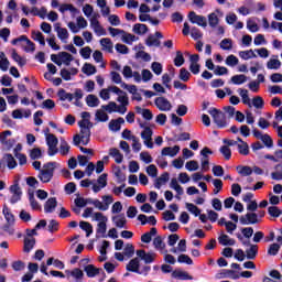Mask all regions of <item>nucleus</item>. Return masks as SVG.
I'll list each match as a JSON object with an SVG mask.
<instances>
[{"label": "nucleus", "instance_id": "61", "mask_svg": "<svg viewBox=\"0 0 282 282\" xmlns=\"http://www.w3.org/2000/svg\"><path fill=\"white\" fill-rule=\"evenodd\" d=\"M13 61H15V63H18V65L20 67H23L25 65V58L21 57V55H19V53H17V51H12V54H11Z\"/></svg>", "mask_w": 282, "mask_h": 282}, {"label": "nucleus", "instance_id": "37", "mask_svg": "<svg viewBox=\"0 0 282 282\" xmlns=\"http://www.w3.org/2000/svg\"><path fill=\"white\" fill-rule=\"evenodd\" d=\"M29 202L32 210H41V204H39V202L34 197L33 191H29Z\"/></svg>", "mask_w": 282, "mask_h": 282}, {"label": "nucleus", "instance_id": "44", "mask_svg": "<svg viewBox=\"0 0 282 282\" xmlns=\"http://www.w3.org/2000/svg\"><path fill=\"white\" fill-rule=\"evenodd\" d=\"M86 105L88 107H98L100 105V99L96 95H88L86 97Z\"/></svg>", "mask_w": 282, "mask_h": 282}, {"label": "nucleus", "instance_id": "23", "mask_svg": "<svg viewBox=\"0 0 282 282\" xmlns=\"http://www.w3.org/2000/svg\"><path fill=\"white\" fill-rule=\"evenodd\" d=\"M126 270H128V272H134L138 274V272H140V258H133L130 260L126 267Z\"/></svg>", "mask_w": 282, "mask_h": 282}, {"label": "nucleus", "instance_id": "35", "mask_svg": "<svg viewBox=\"0 0 282 282\" xmlns=\"http://www.w3.org/2000/svg\"><path fill=\"white\" fill-rule=\"evenodd\" d=\"M236 170L239 173V175H241L242 177H248L252 175V167L248 165H238Z\"/></svg>", "mask_w": 282, "mask_h": 282}, {"label": "nucleus", "instance_id": "6", "mask_svg": "<svg viewBox=\"0 0 282 282\" xmlns=\"http://www.w3.org/2000/svg\"><path fill=\"white\" fill-rule=\"evenodd\" d=\"M137 257L141 259V261H144L147 265H149V263H153L155 259H158V253L147 252L144 249H140L137 250Z\"/></svg>", "mask_w": 282, "mask_h": 282}, {"label": "nucleus", "instance_id": "58", "mask_svg": "<svg viewBox=\"0 0 282 282\" xmlns=\"http://www.w3.org/2000/svg\"><path fill=\"white\" fill-rule=\"evenodd\" d=\"M200 162H210L208 155H213V151L210 148L205 147L202 151H200Z\"/></svg>", "mask_w": 282, "mask_h": 282}, {"label": "nucleus", "instance_id": "29", "mask_svg": "<svg viewBox=\"0 0 282 282\" xmlns=\"http://www.w3.org/2000/svg\"><path fill=\"white\" fill-rule=\"evenodd\" d=\"M217 12H219V10H216V12L209 13L207 17L208 25L212 26L213 30H215V28H217V25H219V17L217 15Z\"/></svg>", "mask_w": 282, "mask_h": 282}, {"label": "nucleus", "instance_id": "20", "mask_svg": "<svg viewBox=\"0 0 282 282\" xmlns=\"http://www.w3.org/2000/svg\"><path fill=\"white\" fill-rule=\"evenodd\" d=\"M180 153V145H174V147H165L161 151L162 156H169V158H175Z\"/></svg>", "mask_w": 282, "mask_h": 282}, {"label": "nucleus", "instance_id": "43", "mask_svg": "<svg viewBox=\"0 0 282 282\" xmlns=\"http://www.w3.org/2000/svg\"><path fill=\"white\" fill-rule=\"evenodd\" d=\"M79 228L82 230H85L86 237H89L94 232V226H91V224H89L88 221L82 220L79 223Z\"/></svg>", "mask_w": 282, "mask_h": 282}, {"label": "nucleus", "instance_id": "18", "mask_svg": "<svg viewBox=\"0 0 282 282\" xmlns=\"http://www.w3.org/2000/svg\"><path fill=\"white\" fill-rule=\"evenodd\" d=\"M237 142L238 153H240V155H250V145H248V142L239 137L237 138Z\"/></svg>", "mask_w": 282, "mask_h": 282}, {"label": "nucleus", "instance_id": "34", "mask_svg": "<svg viewBox=\"0 0 282 282\" xmlns=\"http://www.w3.org/2000/svg\"><path fill=\"white\" fill-rule=\"evenodd\" d=\"M218 243H220V246H235L236 241L228 235L223 234L218 237Z\"/></svg>", "mask_w": 282, "mask_h": 282}, {"label": "nucleus", "instance_id": "14", "mask_svg": "<svg viewBox=\"0 0 282 282\" xmlns=\"http://www.w3.org/2000/svg\"><path fill=\"white\" fill-rule=\"evenodd\" d=\"M122 89H127L129 94H132V100H137L138 102H142V95L138 93V86L135 85H129L127 83L121 84Z\"/></svg>", "mask_w": 282, "mask_h": 282}, {"label": "nucleus", "instance_id": "36", "mask_svg": "<svg viewBox=\"0 0 282 282\" xmlns=\"http://www.w3.org/2000/svg\"><path fill=\"white\" fill-rule=\"evenodd\" d=\"M95 120L96 122H107L109 120V115H107L104 109H98L95 113Z\"/></svg>", "mask_w": 282, "mask_h": 282}, {"label": "nucleus", "instance_id": "27", "mask_svg": "<svg viewBox=\"0 0 282 282\" xmlns=\"http://www.w3.org/2000/svg\"><path fill=\"white\" fill-rule=\"evenodd\" d=\"M109 155L113 158L117 164H122V161L124 160V155H122V153H120V150H118L117 148H111L109 150Z\"/></svg>", "mask_w": 282, "mask_h": 282}, {"label": "nucleus", "instance_id": "52", "mask_svg": "<svg viewBox=\"0 0 282 282\" xmlns=\"http://www.w3.org/2000/svg\"><path fill=\"white\" fill-rule=\"evenodd\" d=\"M248 82V77L246 75H235L231 77L232 85H243V83Z\"/></svg>", "mask_w": 282, "mask_h": 282}, {"label": "nucleus", "instance_id": "62", "mask_svg": "<svg viewBox=\"0 0 282 282\" xmlns=\"http://www.w3.org/2000/svg\"><path fill=\"white\" fill-rule=\"evenodd\" d=\"M235 271L234 270H226L225 272L223 273H218L216 275V279H226L227 276H231V279H239V275L235 274Z\"/></svg>", "mask_w": 282, "mask_h": 282}, {"label": "nucleus", "instance_id": "25", "mask_svg": "<svg viewBox=\"0 0 282 282\" xmlns=\"http://www.w3.org/2000/svg\"><path fill=\"white\" fill-rule=\"evenodd\" d=\"M34 246H36V238L24 237L23 252L29 254L34 249Z\"/></svg>", "mask_w": 282, "mask_h": 282}, {"label": "nucleus", "instance_id": "64", "mask_svg": "<svg viewBox=\"0 0 282 282\" xmlns=\"http://www.w3.org/2000/svg\"><path fill=\"white\" fill-rule=\"evenodd\" d=\"M252 105L256 109H263V105H265V102L261 96H257L252 99Z\"/></svg>", "mask_w": 282, "mask_h": 282}, {"label": "nucleus", "instance_id": "26", "mask_svg": "<svg viewBox=\"0 0 282 282\" xmlns=\"http://www.w3.org/2000/svg\"><path fill=\"white\" fill-rule=\"evenodd\" d=\"M79 138H82V144H89V138H91V129L80 128Z\"/></svg>", "mask_w": 282, "mask_h": 282}, {"label": "nucleus", "instance_id": "7", "mask_svg": "<svg viewBox=\"0 0 282 282\" xmlns=\"http://www.w3.org/2000/svg\"><path fill=\"white\" fill-rule=\"evenodd\" d=\"M188 20L191 21V23L199 25V28H208V21L206 20V17L197 15L195 11H191L188 13Z\"/></svg>", "mask_w": 282, "mask_h": 282}, {"label": "nucleus", "instance_id": "59", "mask_svg": "<svg viewBox=\"0 0 282 282\" xmlns=\"http://www.w3.org/2000/svg\"><path fill=\"white\" fill-rule=\"evenodd\" d=\"M267 67L269 69H280L281 68V61H279L276 58H271V59L268 61Z\"/></svg>", "mask_w": 282, "mask_h": 282}, {"label": "nucleus", "instance_id": "38", "mask_svg": "<svg viewBox=\"0 0 282 282\" xmlns=\"http://www.w3.org/2000/svg\"><path fill=\"white\" fill-rule=\"evenodd\" d=\"M137 40H138V37L135 35H133L131 33H127L126 31H123V33L121 34V41L123 43H127V45H131Z\"/></svg>", "mask_w": 282, "mask_h": 282}, {"label": "nucleus", "instance_id": "42", "mask_svg": "<svg viewBox=\"0 0 282 282\" xmlns=\"http://www.w3.org/2000/svg\"><path fill=\"white\" fill-rule=\"evenodd\" d=\"M238 94L240 98H242L243 105H248V107H252V104L250 102V97L248 96V89L239 88Z\"/></svg>", "mask_w": 282, "mask_h": 282}, {"label": "nucleus", "instance_id": "46", "mask_svg": "<svg viewBox=\"0 0 282 282\" xmlns=\"http://www.w3.org/2000/svg\"><path fill=\"white\" fill-rule=\"evenodd\" d=\"M31 36L33 41H37L40 45L45 46V36L43 35V33H41V31H32Z\"/></svg>", "mask_w": 282, "mask_h": 282}, {"label": "nucleus", "instance_id": "17", "mask_svg": "<svg viewBox=\"0 0 282 282\" xmlns=\"http://www.w3.org/2000/svg\"><path fill=\"white\" fill-rule=\"evenodd\" d=\"M106 187H107V174L104 173L97 178V184H93V192L100 193L101 188H106Z\"/></svg>", "mask_w": 282, "mask_h": 282}, {"label": "nucleus", "instance_id": "30", "mask_svg": "<svg viewBox=\"0 0 282 282\" xmlns=\"http://www.w3.org/2000/svg\"><path fill=\"white\" fill-rule=\"evenodd\" d=\"M120 124H124V118L119 117L118 119H112L109 122V129L110 131H120Z\"/></svg>", "mask_w": 282, "mask_h": 282}, {"label": "nucleus", "instance_id": "60", "mask_svg": "<svg viewBox=\"0 0 282 282\" xmlns=\"http://www.w3.org/2000/svg\"><path fill=\"white\" fill-rule=\"evenodd\" d=\"M219 152L224 155L225 160H230V158H232V151L228 145L220 147Z\"/></svg>", "mask_w": 282, "mask_h": 282}, {"label": "nucleus", "instance_id": "22", "mask_svg": "<svg viewBox=\"0 0 282 282\" xmlns=\"http://www.w3.org/2000/svg\"><path fill=\"white\" fill-rule=\"evenodd\" d=\"M100 45H101V50L104 52H109V54H113V42L111 41V39L109 37H102L99 41Z\"/></svg>", "mask_w": 282, "mask_h": 282}, {"label": "nucleus", "instance_id": "15", "mask_svg": "<svg viewBox=\"0 0 282 282\" xmlns=\"http://www.w3.org/2000/svg\"><path fill=\"white\" fill-rule=\"evenodd\" d=\"M21 41L26 42V46L24 47V52H34L36 50V45L34 42H32L30 39H28L25 35H21L20 37H17L12 40V45H17L18 43H21Z\"/></svg>", "mask_w": 282, "mask_h": 282}, {"label": "nucleus", "instance_id": "48", "mask_svg": "<svg viewBox=\"0 0 282 282\" xmlns=\"http://www.w3.org/2000/svg\"><path fill=\"white\" fill-rule=\"evenodd\" d=\"M69 149H72V147H69V143H67V141H65V139H61V144H59V153L61 155H68L69 154Z\"/></svg>", "mask_w": 282, "mask_h": 282}, {"label": "nucleus", "instance_id": "50", "mask_svg": "<svg viewBox=\"0 0 282 282\" xmlns=\"http://www.w3.org/2000/svg\"><path fill=\"white\" fill-rule=\"evenodd\" d=\"M170 186L177 193V195H184V188L182 185H180V183H177V178H172Z\"/></svg>", "mask_w": 282, "mask_h": 282}, {"label": "nucleus", "instance_id": "16", "mask_svg": "<svg viewBox=\"0 0 282 282\" xmlns=\"http://www.w3.org/2000/svg\"><path fill=\"white\" fill-rule=\"evenodd\" d=\"M153 247L154 250H158L161 254H166V252H169L166 250V243L162 240V236H158L153 239Z\"/></svg>", "mask_w": 282, "mask_h": 282}, {"label": "nucleus", "instance_id": "24", "mask_svg": "<svg viewBox=\"0 0 282 282\" xmlns=\"http://www.w3.org/2000/svg\"><path fill=\"white\" fill-rule=\"evenodd\" d=\"M56 206H58L56 197L48 198L44 204V213H54V210H56Z\"/></svg>", "mask_w": 282, "mask_h": 282}, {"label": "nucleus", "instance_id": "33", "mask_svg": "<svg viewBox=\"0 0 282 282\" xmlns=\"http://www.w3.org/2000/svg\"><path fill=\"white\" fill-rule=\"evenodd\" d=\"M2 214L7 224H14V214L10 210L8 205H3Z\"/></svg>", "mask_w": 282, "mask_h": 282}, {"label": "nucleus", "instance_id": "47", "mask_svg": "<svg viewBox=\"0 0 282 282\" xmlns=\"http://www.w3.org/2000/svg\"><path fill=\"white\" fill-rule=\"evenodd\" d=\"M134 34H147L149 32V26L147 24L137 23L133 25Z\"/></svg>", "mask_w": 282, "mask_h": 282}, {"label": "nucleus", "instance_id": "11", "mask_svg": "<svg viewBox=\"0 0 282 282\" xmlns=\"http://www.w3.org/2000/svg\"><path fill=\"white\" fill-rule=\"evenodd\" d=\"M6 165L10 170L17 169V160L12 154H4L0 160V169H6Z\"/></svg>", "mask_w": 282, "mask_h": 282}, {"label": "nucleus", "instance_id": "28", "mask_svg": "<svg viewBox=\"0 0 282 282\" xmlns=\"http://www.w3.org/2000/svg\"><path fill=\"white\" fill-rule=\"evenodd\" d=\"M158 235V229L155 227H152L149 232H145L141 236L142 243H151V240L153 237Z\"/></svg>", "mask_w": 282, "mask_h": 282}, {"label": "nucleus", "instance_id": "21", "mask_svg": "<svg viewBox=\"0 0 282 282\" xmlns=\"http://www.w3.org/2000/svg\"><path fill=\"white\" fill-rule=\"evenodd\" d=\"M65 273L67 274V276H73L75 282H82L83 279L85 278V273L83 272V270H80L78 268H76L72 271L66 270Z\"/></svg>", "mask_w": 282, "mask_h": 282}, {"label": "nucleus", "instance_id": "54", "mask_svg": "<svg viewBox=\"0 0 282 282\" xmlns=\"http://www.w3.org/2000/svg\"><path fill=\"white\" fill-rule=\"evenodd\" d=\"M145 45H148V47H160V40L153 35H150L145 41Z\"/></svg>", "mask_w": 282, "mask_h": 282}, {"label": "nucleus", "instance_id": "2", "mask_svg": "<svg viewBox=\"0 0 282 282\" xmlns=\"http://www.w3.org/2000/svg\"><path fill=\"white\" fill-rule=\"evenodd\" d=\"M208 113L212 116L218 129H224L228 126V122H226V113L221 112V110L217 108H212L210 110H208Z\"/></svg>", "mask_w": 282, "mask_h": 282}, {"label": "nucleus", "instance_id": "19", "mask_svg": "<svg viewBox=\"0 0 282 282\" xmlns=\"http://www.w3.org/2000/svg\"><path fill=\"white\" fill-rule=\"evenodd\" d=\"M55 32L57 33V36L61 41L65 42L67 39H69V32L67 29L62 28L61 23H55L54 24Z\"/></svg>", "mask_w": 282, "mask_h": 282}, {"label": "nucleus", "instance_id": "51", "mask_svg": "<svg viewBox=\"0 0 282 282\" xmlns=\"http://www.w3.org/2000/svg\"><path fill=\"white\" fill-rule=\"evenodd\" d=\"M257 252H259V247L257 245H251L250 248L246 250L247 259H256Z\"/></svg>", "mask_w": 282, "mask_h": 282}, {"label": "nucleus", "instance_id": "3", "mask_svg": "<svg viewBox=\"0 0 282 282\" xmlns=\"http://www.w3.org/2000/svg\"><path fill=\"white\" fill-rule=\"evenodd\" d=\"M93 219L95 221H99L97 225V234L102 235V237H105V235L107 232V221H108L107 216H105L100 212H97L93 215Z\"/></svg>", "mask_w": 282, "mask_h": 282}, {"label": "nucleus", "instance_id": "55", "mask_svg": "<svg viewBox=\"0 0 282 282\" xmlns=\"http://www.w3.org/2000/svg\"><path fill=\"white\" fill-rule=\"evenodd\" d=\"M67 11L76 14V12H78V9H76V7H74L73 4H62L59 7V12H62V14H65V12Z\"/></svg>", "mask_w": 282, "mask_h": 282}, {"label": "nucleus", "instance_id": "9", "mask_svg": "<svg viewBox=\"0 0 282 282\" xmlns=\"http://www.w3.org/2000/svg\"><path fill=\"white\" fill-rule=\"evenodd\" d=\"M10 204H17L18 202H21V197L23 196V191H21V186H19V183H15L10 186Z\"/></svg>", "mask_w": 282, "mask_h": 282}, {"label": "nucleus", "instance_id": "49", "mask_svg": "<svg viewBox=\"0 0 282 282\" xmlns=\"http://www.w3.org/2000/svg\"><path fill=\"white\" fill-rule=\"evenodd\" d=\"M239 56L240 58H242V61H250V58H257V54H254V51L252 50L240 51Z\"/></svg>", "mask_w": 282, "mask_h": 282}, {"label": "nucleus", "instance_id": "4", "mask_svg": "<svg viewBox=\"0 0 282 282\" xmlns=\"http://www.w3.org/2000/svg\"><path fill=\"white\" fill-rule=\"evenodd\" d=\"M46 144L48 147L47 154L50 156L56 155L58 153V138L54 134H46Z\"/></svg>", "mask_w": 282, "mask_h": 282}, {"label": "nucleus", "instance_id": "41", "mask_svg": "<svg viewBox=\"0 0 282 282\" xmlns=\"http://www.w3.org/2000/svg\"><path fill=\"white\" fill-rule=\"evenodd\" d=\"M57 96L59 100H68V102H72L74 100V94L65 91V89H59L57 93Z\"/></svg>", "mask_w": 282, "mask_h": 282}, {"label": "nucleus", "instance_id": "31", "mask_svg": "<svg viewBox=\"0 0 282 282\" xmlns=\"http://www.w3.org/2000/svg\"><path fill=\"white\" fill-rule=\"evenodd\" d=\"M170 174L169 172L163 173L160 177H158L154 182V188L161 189L162 185L169 182Z\"/></svg>", "mask_w": 282, "mask_h": 282}, {"label": "nucleus", "instance_id": "32", "mask_svg": "<svg viewBox=\"0 0 282 282\" xmlns=\"http://www.w3.org/2000/svg\"><path fill=\"white\" fill-rule=\"evenodd\" d=\"M84 270L89 279H94V276H97V274H100V269L94 267V264L86 265Z\"/></svg>", "mask_w": 282, "mask_h": 282}, {"label": "nucleus", "instance_id": "39", "mask_svg": "<svg viewBox=\"0 0 282 282\" xmlns=\"http://www.w3.org/2000/svg\"><path fill=\"white\" fill-rule=\"evenodd\" d=\"M58 56L62 59V63L65 64L67 67H69L72 61H74V56H72V54L67 52H59Z\"/></svg>", "mask_w": 282, "mask_h": 282}, {"label": "nucleus", "instance_id": "10", "mask_svg": "<svg viewBox=\"0 0 282 282\" xmlns=\"http://www.w3.org/2000/svg\"><path fill=\"white\" fill-rule=\"evenodd\" d=\"M154 105L159 111H171V109H173V105H171V101H169V99L164 97L155 98Z\"/></svg>", "mask_w": 282, "mask_h": 282}, {"label": "nucleus", "instance_id": "63", "mask_svg": "<svg viewBox=\"0 0 282 282\" xmlns=\"http://www.w3.org/2000/svg\"><path fill=\"white\" fill-rule=\"evenodd\" d=\"M220 50L230 51L232 50V41L230 39H224L220 42Z\"/></svg>", "mask_w": 282, "mask_h": 282}, {"label": "nucleus", "instance_id": "45", "mask_svg": "<svg viewBox=\"0 0 282 282\" xmlns=\"http://www.w3.org/2000/svg\"><path fill=\"white\" fill-rule=\"evenodd\" d=\"M83 74H86V76H94V74H96L97 69L96 66L86 63L84 64L83 68H82Z\"/></svg>", "mask_w": 282, "mask_h": 282}, {"label": "nucleus", "instance_id": "12", "mask_svg": "<svg viewBox=\"0 0 282 282\" xmlns=\"http://www.w3.org/2000/svg\"><path fill=\"white\" fill-rule=\"evenodd\" d=\"M90 28L97 36H107V30L100 25V21L96 20V17L90 18Z\"/></svg>", "mask_w": 282, "mask_h": 282}, {"label": "nucleus", "instance_id": "5", "mask_svg": "<svg viewBox=\"0 0 282 282\" xmlns=\"http://www.w3.org/2000/svg\"><path fill=\"white\" fill-rule=\"evenodd\" d=\"M117 102H119L118 113L124 116L127 113V107H129V96L124 90H122L117 98Z\"/></svg>", "mask_w": 282, "mask_h": 282}, {"label": "nucleus", "instance_id": "13", "mask_svg": "<svg viewBox=\"0 0 282 282\" xmlns=\"http://www.w3.org/2000/svg\"><path fill=\"white\" fill-rule=\"evenodd\" d=\"M141 138L148 149H153V130L151 128H144L141 132Z\"/></svg>", "mask_w": 282, "mask_h": 282}, {"label": "nucleus", "instance_id": "53", "mask_svg": "<svg viewBox=\"0 0 282 282\" xmlns=\"http://www.w3.org/2000/svg\"><path fill=\"white\" fill-rule=\"evenodd\" d=\"M118 107L119 105L116 104V101H110L108 105L101 106V109H104V111H108V113H113V111H117L118 113Z\"/></svg>", "mask_w": 282, "mask_h": 282}, {"label": "nucleus", "instance_id": "1", "mask_svg": "<svg viewBox=\"0 0 282 282\" xmlns=\"http://www.w3.org/2000/svg\"><path fill=\"white\" fill-rule=\"evenodd\" d=\"M54 171H56V162L45 163L37 174V180L42 184H50L54 177Z\"/></svg>", "mask_w": 282, "mask_h": 282}, {"label": "nucleus", "instance_id": "57", "mask_svg": "<svg viewBox=\"0 0 282 282\" xmlns=\"http://www.w3.org/2000/svg\"><path fill=\"white\" fill-rule=\"evenodd\" d=\"M178 78L180 80H183V83H188V80H191V72L186 68H181Z\"/></svg>", "mask_w": 282, "mask_h": 282}, {"label": "nucleus", "instance_id": "40", "mask_svg": "<svg viewBox=\"0 0 282 282\" xmlns=\"http://www.w3.org/2000/svg\"><path fill=\"white\" fill-rule=\"evenodd\" d=\"M112 221L117 228H124L127 225V218H124L122 215L113 216Z\"/></svg>", "mask_w": 282, "mask_h": 282}, {"label": "nucleus", "instance_id": "56", "mask_svg": "<svg viewBox=\"0 0 282 282\" xmlns=\"http://www.w3.org/2000/svg\"><path fill=\"white\" fill-rule=\"evenodd\" d=\"M123 254H124V257H128V259H131V257H133V254H135V247H133V245H131V243L126 245V247L123 249Z\"/></svg>", "mask_w": 282, "mask_h": 282}, {"label": "nucleus", "instance_id": "8", "mask_svg": "<svg viewBox=\"0 0 282 282\" xmlns=\"http://www.w3.org/2000/svg\"><path fill=\"white\" fill-rule=\"evenodd\" d=\"M239 221L242 226H250L259 224V215L257 213H247L246 215L239 218Z\"/></svg>", "mask_w": 282, "mask_h": 282}]
</instances>
